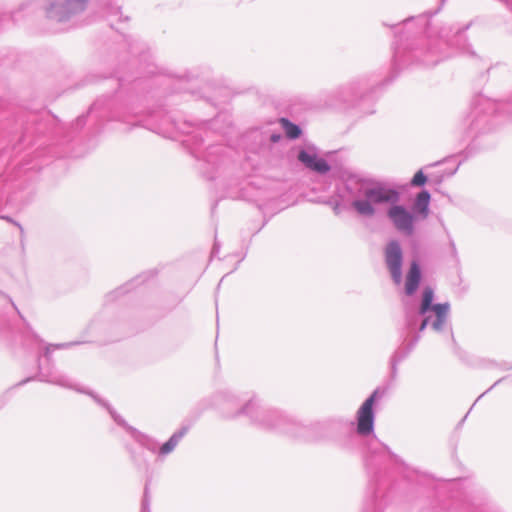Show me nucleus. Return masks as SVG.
Instances as JSON below:
<instances>
[{"label":"nucleus","mask_w":512,"mask_h":512,"mask_svg":"<svg viewBox=\"0 0 512 512\" xmlns=\"http://www.w3.org/2000/svg\"><path fill=\"white\" fill-rule=\"evenodd\" d=\"M213 405L221 409L227 418L246 416L252 424L264 430L303 438L308 442H320L330 438L331 433L340 431L348 422L342 417H332L304 426L281 411L263 406L257 397L243 402L230 391H221L213 396Z\"/></svg>","instance_id":"f257e3e1"},{"label":"nucleus","mask_w":512,"mask_h":512,"mask_svg":"<svg viewBox=\"0 0 512 512\" xmlns=\"http://www.w3.org/2000/svg\"><path fill=\"white\" fill-rule=\"evenodd\" d=\"M426 25L427 19L424 17L408 18L402 25H397L393 69H401L413 61L425 66H434L452 55L449 49L453 46L463 52L474 54L463 34L469 25L463 28L443 27L437 35L429 28L427 35L417 37Z\"/></svg>","instance_id":"f03ea898"},{"label":"nucleus","mask_w":512,"mask_h":512,"mask_svg":"<svg viewBox=\"0 0 512 512\" xmlns=\"http://www.w3.org/2000/svg\"><path fill=\"white\" fill-rule=\"evenodd\" d=\"M345 188L353 198L351 207L362 217L371 218L377 213V207L389 204L387 217L394 228L404 236L415 233L417 216L405 206L398 204L400 193L388 185L372 179L349 177Z\"/></svg>","instance_id":"7ed1b4c3"},{"label":"nucleus","mask_w":512,"mask_h":512,"mask_svg":"<svg viewBox=\"0 0 512 512\" xmlns=\"http://www.w3.org/2000/svg\"><path fill=\"white\" fill-rule=\"evenodd\" d=\"M434 290L425 287L422 291L421 302L417 306L413 301H403L404 305V327L401 333L402 343L391 356V377L397 376V366L415 348L419 342L420 332L427 327L436 333L451 331L449 321L450 304L433 303Z\"/></svg>","instance_id":"20e7f679"},{"label":"nucleus","mask_w":512,"mask_h":512,"mask_svg":"<svg viewBox=\"0 0 512 512\" xmlns=\"http://www.w3.org/2000/svg\"><path fill=\"white\" fill-rule=\"evenodd\" d=\"M494 114L512 116V98L496 102L483 95L476 96L469 113L461 121L460 130L468 137L487 132L492 128Z\"/></svg>","instance_id":"39448f33"},{"label":"nucleus","mask_w":512,"mask_h":512,"mask_svg":"<svg viewBox=\"0 0 512 512\" xmlns=\"http://www.w3.org/2000/svg\"><path fill=\"white\" fill-rule=\"evenodd\" d=\"M387 389L377 387L362 403L356 413V432L360 436H368L374 431L375 412L373 406L376 401L385 396Z\"/></svg>","instance_id":"423d86ee"},{"label":"nucleus","mask_w":512,"mask_h":512,"mask_svg":"<svg viewBox=\"0 0 512 512\" xmlns=\"http://www.w3.org/2000/svg\"><path fill=\"white\" fill-rule=\"evenodd\" d=\"M87 0H45L43 9L49 20L63 23L84 11Z\"/></svg>","instance_id":"0eeeda50"},{"label":"nucleus","mask_w":512,"mask_h":512,"mask_svg":"<svg viewBox=\"0 0 512 512\" xmlns=\"http://www.w3.org/2000/svg\"><path fill=\"white\" fill-rule=\"evenodd\" d=\"M93 399L98 403L100 404L101 406L105 407L108 412L110 413L111 417L114 419V421L124 427L131 435V437L143 448L147 449L148 451L152 452V453H156L157 450H158V442L141 433L140 431H138L137 429L133 428L132 426L128 425L126 423V421L119 415L116 413V411L104 400L100 399L98 396L92 394V393H89Z\"/></svg>","instance_id":"6e6552de"},{"label":"nucleus","mask_w":512,"mask_h":512,"mask_svg":"<svg viewBox=\"0 0 512 512\" xmlns=\"http://www.w3.org/2000/svg\"><path fill=\"white\" fill-rule=\"evenodd\" d=\"M385 265L396 285L401 284L403 279V250L398 240H390L384 248Z\"/></svg>","instance_id":"1a4fd4ad"},{"label":"nucleus","mask_w":512,"mask_h":512,"mask_svg":"<svg viewBox=\"0 0 512 512\" xmlns=\"http://www.w3.org/2000/svg\"><path fill=\"white\" fill-rule=\"evenodd\" d=\"M297 159L307 169L316 172L320 175L326 174L331 169L328 162L324 158L318 156L317 151L314 147H307L305 149H301L297 155Z\"/></svg>","instance_id":"9d476101"},{"label":"nucleus","mask_w":512,"mask_h":512,"mask_svg":"<svg viewBox=\"0 0 512 512\" xmlns=\"http://www.w3.org/2000/svg\"><path fill=\"white\" fill-rule=\"evenodd\" d=\"M40 361V358H38ZM39 380L51 384H55L64 388L75 389L80 391V389L74 384L73 380L68 376L58 372L54 367L45 368L41 362H39ZM81 392H83L81 390Z\"/></svg>","instance_id":"9b49d317"},{"label":"nucleus","mask_w":512,"mask_h":512,"mask_svg":"<svg viewBox=\"0 0 512 512\" xmlns=\"http://www.w3.org/2000/svg\"><path fill=\"white\" fill-rule=\"evenodd\" d=\"M223 147L220 145L209 146L207 151L203 155V165L201 167L202 172L207 178L213 179L214 175L211 170L218 169V167L224 163Z\"/></svg>","instance_id":"f8f14e48"},{"label":"nucleus","mask_w":512,"mask_h":512,"mask_svg":"<svg viewBox=\"0 0 512 512\" xmlns=\"http://www.w3.org/2000/svg\"><path fill=\"white\" fill-rule=\"evenodd\" d=\"M422 273L420 265L417 261H412L409 267V270L406 274L405 279V294L407 296H412L417 291L419 284L421 282Z\"/></svg>","instance_id":"ddd939ff"},{"label":"nucleus","mask_w":512,"mask_h":512,"mask_svg":"<svg viewBox=\"0 0 512 512\" xmlns=\"http://www.w3.org/2000/svg\"><path fill=\"white\" fill-rule=\"evenodd\" d=\"M422 273L420 265L417 261H412L409 267V270L406 274L405 279V294L407 296H412L417 291L419 284L421 282Z\"/></svg>","instance_id":"4468645a"},{"label":"nucleus","mask_w":512,"mask_h":512,"mask_svg":"<svg viewBox=\"0 0 512 512\" xmlns=\"http://www.w3.org/2000/svg\"><path fill=\"white\" fill-rule=\"evenodd\" d=\"M369 453L370 457L367 459V466L374 465V460L378 457L380 461H385L386 459L393 457L390 449L386 445L378 442L371 444L369 447Z\"/></svg>","instance_id":"2eb2a0df"},{"label":"nucleus","mask_w":512,"mask_h":512,"mask_svg":"<svg viewBox=\"0 0 512 512\" xmlns=\"http://www.w3.org/2000/svg\"><path fill=\"white\" fill-rule=\"evenodd\" d=\"M188 432L187 427H182L178 431L174 432L172 436L166 441L158 450L159 456H166L170 454L178 445V443L181 441V439L186 435Z\"/></svg>","instance_id":"dca6fc26"},{"label":"nucleus","mask_w":512,"mask_h":512,"mask_svg":"<svg viewBox=\"0 0 512 512\" xmlns=\"http://www.w3.org/2000/svg\"><path fill=\"white\" fill-rule=\"evenodd\" d=\"M429 202L430 194L426 190L421 191L416 197L414 209L418 211L422 219L427 218L429 214Z\"/></svg>","instance_id":"f3484780"},{"label":"nucleus","mask_w":512,"mask_h":512,"mask_svg":"<svg viewBox=\"0 0 512 512\" xmlns=\"http://www.w3.org/2000/svg\"><path fill=\"white\" fill-rule=\"evenodd\" d=\"M84 343V341H73V342H64L59 344H46L44 346L43 357L50 364L52 362V352L56 349H68L73 346H77Z\"/></svg>","instance_id":"a211bd4d"},{"label":"nucleus","mask_w":512,"mask_h":512,"mask_svg":"<svg viewBox=\"0 0 512 512\" xmlns=\"http://www.w3.org/2000/svg\"><path fill=\"white\" fill-rule=\"evenodd\" d=\"M459 512H487V507L482 500L466 499L461 503Z\"/></svg>","instance_id":"6ab92c4d"},{"label":"nucleus","mask_w":512,"mask_h":512,"mask_svg":"<svg viewBox=\"0 0 512 512\" xmlns=\"http://www.w3.org/2000/svg\"><path fill=\"white\" fill-rule=\"evenodd\" d=\"M362 88L361 81H355L349 83L342 89L344 100L347 102H353L359 95Z\"/></svg>","instance_id":"aec40b11"},{"label":"nucleus","mask_w":512,"mask_h":512,"mask_svg":"<svg viewBox=\"0 0 512 512\" xmlns=\"http://www.w3.org/2000/svg\"><path fill=\"white\" fill-rule=\"evenodd\" d=\"M282 123H283V126L285 128V132H286V135L291 138V139H295L297 137L300 136L301 134V129L299 128L298 125L290 122L289 120L287 119H282Z\"/></svg>","instance_id":"412c9836"},{"label":"nucleus","mask_w":512,"mask_h":512,"mask_svg":"<svg viewBox=\"0 0 512 512\" xmlns=\"http://www.w3.org/2000/svg\"><path fill=\"white\" fill-rule=\"evenodd\" d=\"M23 337L25 342L29 341L33 345L40 346L41 344H43V341L39 338V336L35 334L33 331H31L30 328L25 331Z\"/></svg>","instance_id":"4be33fe9"},{"label":"nucleus","mask_w":512,"mask_h":512,"mask_svg":"<svg viewBox=\"0 0 512 512\" xmlns=\"http://www.w3.org/2000/svg\"><path fill=\"white\" fill-rule=\"evenodd\" d=\"M427 181V177L424 175V173L420 170L418 171L411 180L412 186H423Z\"/></svg>","instance_id":"5701e85b"},{"label":"nucleus","mask_w":512,"mask_h":512,"mask_svg":"<svg viewBox=\"0 0 512 512\" xmlns=\"http://www.w3.org/2000/svg\"><path fill=\"white\" fill-rule=\"evenodd\" d=\"M354 440H355V435L350 433L345 437L344 440L339 441L338 445H339V447H341L343 449H350Z\"/></svg>","instance_id":"b1692460"},{"label":"nucleus","mask_w":512,"mask_h":512,"mask_svg":"<svg viewBox=\"0 0 512 512\" xmlns=\"http://www.w3.org/2000/svg\"><path fill=\"white\" fill-rule=\"evenodd\" d=\"M141 509H144V511L147 510V512H150V497H149L148 485H146L145 489H144V495H143Z\"/></svg>","instance_id":"393cba45"},{"label":"nucleus","mask_w":512,"mask_h":512,"mask_svg":"<svg viewBox=\"0 0 512 512\" xmlns=\"http://www.w3.org/2000/svg\"><path fill=\"white\" fill-rule=\"evenodd\" d=\"M127 291L128 290H127L126 286H123V287H120L119 289H117L116 291H114L113 293L118 295V294H122Z\"/></svg>","instance_id":"a878e982"},{"label":"nucleus","mask_w":512,"mask_h":512,"mask_svg":"<svg viewBox=\"0 0 512 512\" xmlns=\"http://www.w3.org/2000/svg\"><path fill=\"white\" fill-rule=\"evenodd\" d=\"M219 252V246L215 243L212 250V256L216 255Z\"/></svg>","instance_id":"bb28decb"},{"label":"nucleus","mask_w":512,"mask_h":512,"mask_svg":"<svg viewBox=\"0 0 512 512\" xmlns=\"http://www.w3.org/2000/svg\"><path fill=\"white\" fill-rule=\"evenodd\" d=\"M3 218H4V219H6V220H8L9 222L14 223L15 225H17V226L19 227V229H20L21 231H23V228H22V226H21L19 223L14 222V221H13L12 219H10L9 217H3Z\"/></svg>","instance_id":"cd10ccee"},{"label":"nucleus","mask_w":512,"mask_h":512,"mask_svg":"<svg viewBox=\"0 0 512 512\" xmlns=\"http://www.w3.org/2000/svg\"><path fill=\"white\" fill-rule=\"evenodd\" d=\"M450 246H451L453 252H456V247H455V243L453 240H450Z\"/></svg>","instance_id":"c85d7f7f"},{"label":"nucleus","mask_w":512,"mask_h":512,"mask_svg":"<svg viewBox=\"0 0 512 512\" xmlns=\"http://www.w3.org/2000/svg\"><path fill=\"white\" fill-rule=\"evenodd\" d=\"M278 138H279L278 135H272V137H271L272 141H277Z\"/></svg>","instance_id":"c756f323"},{"label":"nucleus","mask_w":512,"mask_h":512,"mask_svg":"<svg viewBox=\"0 0 512 512\" xmlns=\"http://www.w3.org/2000/svg\"><path fill=\"white\" fill-rule=\"evenodd\" d=\"M132 457H133V459H134V461H135V462H139V459H138V457H137V455H136V454H133V456H132Z\"/></svg>","instance_id":"7c9ffc66"},{"label":"nucleus","mask_w":512,"mask_h":512,"mask_svg":"<svg viewBox=\"0 0 512 512\" xmlns=\"http://www.w3.org/2000/svg\"><path fill=\"white\" fill-rule=\"evenodd\" d=\"M29 380H30V379L23 380V381H21V382L19 383V385H23V384H25L26 382H28Z\"/></svg>","instance_id":"2f4dec72"},{"label":"nucleus","mask_w":512,"mask_h":512,"mask_svg":"<svg viewBox=\"0 0 512 512\" xmlns=\"http://www.w3.org/2000/svg\"><path fill=\"white\" fill-rule=\"evenodd\" d=\"M460 164L457 165V167L451 172V175L455 174Z\"/></svg>","instance_id":"473e14b6"},{"label":"nucleus","mask_w":512,"mask_h":512,"mask_svg":"<svg viewBox=\"0 0 512 512\" xmlns=\"http://www.w3.org/2000/svg\"><path fill=\"white\" fill-rule=\"evenodd\" d=\"M140 512H147V510H146V511H144V509H141V511H140Z\"/></svg>","instance_id":"72a5a7b5"}]
</instances>
